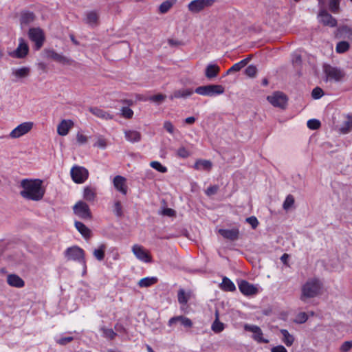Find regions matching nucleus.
Listing matches in <instances>:
<instances>
[{"label":"nucleus","instance_id":"3","mask_svg":"<svg viewBox=\"0 0 352 352\" xmlns=\"http://www.w3.org/2000/svg\"><path fill=\"white\" fill-rule=\"evenodd\" d=\"M65 256L67 260L78 261L81 263L86 270V261L84 250L78 246L74 245L66 249Z\"/></svg>","mask_w":352,"mask_h":352},{"label":"nucleus","instance_id":"57","mask_svg":"<svg viewBox=\"0 0 352 352\" xmlns=\"http://www.w3.org/2000/svg\"><path fill=\"white\" fill-rule=\"evenodd\" d=\"M73 340H74L73 337L68 336V337H64V338H61L60 339H57L56 341L60 345H65L67 343L72 342Z\"/></svg>","mask_w":352,"mask_h":352},{"label":"nucleus","instance_id":"38","mask_svg":"<svg viewBox=\"0 0 352 352\" xmlns=\"http://www.w3.org/2000/svg\"><path fill=\"white\" fill-rule=\"evenodd\" d=\"M105 248V245L104 244H102L99 246L98 248L94 250L93 254L97 260L100 261L104 259Z\"/></svg>","mask_w":352,"mask_h":352},{"label":"nucleus","instance_id":"19","mask_svg":"<svg viewBox=\"0 0 352 352\" xmlns=\"http://www.w3.org/2000/svg\"><path fill=\"white\" fill-rule=\"evenodd\" d=\"M74 125V123L72 120H62L57 126V133L60 136H65Z\"/></svg>","mask_w":352,"mask_h":352},{"label":"nucleus","instance_id":"43","mask_svg":"<svg viewBox=\"0 0 352 352\" xmlns=\"http://www.w3.org/2000/svg\"><path fill=\"white\" fill-rule=\"evenodd\" d=\"M176 155L179 158L185 159L190 156L191 153L184 146H181L177 150Z\"/></svg>","mask_w":352,"mask_h":352},{"label":"nucleus","instance_id":"16","mask_svg":"<svg viewBox=\"0 0 352 352\" xmlns=\"http://www.w3.org/2000/svg\"><path fill=\"white\" fill-rule=\"evenodd\" d=\"M318 20L319 23L326 26L334 28L337 25V20L324 9L320 10L318 14Z\"/></svg>","mask_w":352,"mask_h":352},{"label":"nucleus","instance_id":"27","mask_svg":"<svg viewBox=\"0 0 352 352\" xmlns=\"http://www.w3.org/2000/svg\"><path fill=\"white\" fill-rule=\"evenodd\" d=\"M212 164L210 160H197L193 168L197 170H207L210 171L212 168Z\"/></svg>","mask_w":352,"mask_h":352},{"label":"nucleus","instance_id":"6","mask_svg":"<svg viewBox=\"0 0 352 352\" xmlns=\"http://www.w3.org/2000/svg\"><path fill=\"white\" fill-rule=\"evenodd\" d=\"M34 126V122L31 121L24 122L14 128L8 136L12 139H18L28 134Z\"/></svg>","mask_w":352,"mask_h":352},{"label":"nucleus","instance_id":"55","mask_svg":"<svg viewBox=\"0 0 352 352\" xmlns=\"http://www.w3.org/2000/svg\"><path fill=\"white\" fill-rule=\"evenodd\" d=\"M166 96L163 94H157L152 96L149 98V100L153 102H161L165 100Z\"/></svg>","mask_w":352,"mask_h":352},{"label":"nucleus","instance_id":"37","mask_svg":"<svg viewBox=\"0 0 352 352\" xmlns=\"http://www.w3.org/2000/svg\"><path fill=\"white\" fill-rule=\"evenodd\" d=\"M280 333L283 336V342L287 346H290L293 344L294 342V338L292 335H291L287 330L286 329H280Z\"/></svg>","mask_w":352,"mask_h":352},{"label":"nucleus","instance_id":"41","mask_svg":"<svg viewBox=\"0 0 352 352\" xmlns=\"http://www.w3.org/2000/svg\"><path fill=\"white\" fill-rule=\"evenodd\" d=\"M173 6V3L169 0L162 2L159 6V11L160 13H166Z\"/></svg>","mask_w":352,"mask_h":352},{"label":"nucleus","instance_id":"34","mask_svg":"<svg viewBox=\"0 0 352 352\" xmlns=\"http://www.w3.org/2000/svg\"><path fill=\"white\" fill-rule=\"evenodd\" d=\"M75 227L77 230L82 234L85 238H89L91 234L90 230L82 222L76 221Z\"/></svg>","mask_w":352,"mask_h":352},{"label":"nucleus","instance_id":"60","mask_svg":"<svg viewBox=\"0 0 352 352\" xmlns=\"http://www.w3.org/2000/svg\"><path fill=\"white\" fill-rule=\"evenodd\" d=\"M114 212L117 216L122 214V206L119 201H116L114 204Z\"/></svg>","mask_w":352,"mask_h":352},{"label":"nucleus","instance_id":"15","mask_svg":"<svg viewBox=\"0 0 352 352\" xmlns=\"http://www.w3.org/2000/svg\"><path fill=\"white\" fill-rule=\"evenodd\" d=\"M238 286L239 291L245 296H254L259 292V287L257 285L246 280H241Z\"/></svg>","mask_w":352,"mask_h":352},{"label":"nucleus","instance_id":"63","mask_svg":"<svg viewBox=\"0 0 352 352\" xmlns=\"http://www.w3.org/2000/svg\"><path fill=\"white\" fill-rule=\"evenodd\" d=\"M218 187L216 186H212L207 188L206 192L208 195H212L217 192Z\"/></svg>","mask_w":352,"mask_h":352},{"label":"nucleus","instance_id":"1","mask_svg":"<svg viewBox=\"0 0 352 352\" xmlns=\"http://www.w3.org/2000/svg\"><path fill=\"white\" fill-rule=\"evenodd\" d=\"M21 186L23 190L20 195L26 199L38 201L44 197L45 188L41 179H23L21 182Z\"/></svg>","mask_w":352,"mask_h":352},{"label":"nucleus","instance_id":"62","mask_svg":"<svg viewBox=\"0 0 352 352\" xmlns=\"http://www.w3.org/2000/svg\"><path fill=\"white\" fill-rule=\"evenodd\" d=\"M272 352H287L286 348L283 345H278L271 349Z\"/></svg>","mask_w":352,"mask_h":352},{"label":"nucleus","instance_id":"50","mask_svg":"<svg viewBox=\"0 0 352 352\" xmlns=\"http://www.w3.org/2000/svg\"><path fill=\"white\" fill-rule=\"evenodd\" d=\"M307 319H308V316H307V314L305 312H301V313H299L296 316L294 322L296 323L302 324V323L305 322L307 320Z\"/></svg>","mask_w":352,"mask_h":352},{"label":"nucleus","instance_id":"14","mask_svg":"<svg viewBox=\"0 0 352 352\" xmlns=\"http://www.w3.org/2000/svg\"><path fill=\"white\" fill-rule=\"evenodd\" d=\"M132 252L135 257L142 262L151 263L152 261L151 256L148 252L142 245L135 244L132 247Z\"/></svg>","mask_w":352,"mask_h":352},{"label":"nucleus","instance_id":"17","mask_svg":"<svg viewBox=\"0 0 352 352\" xmlns=\"http://www.w3.org/2000/svg\"><path fill=\"white\" fill-rule=\"evenodd\" d=\"M114 188L123 195H126L128 192L126 179L121 175H116L113 179Z\"/></svg>","mask_w":352,"mask_h":352},{"label":"nucleus","instance_id":"31","mask_svg":"<svg viewBox=\"0 0 352 352\" xmlns=\"http://www.w3.org/2000/svg\"><path fill=\"white\" fill-rule=\"evenodd\" d=\"M35 16L32 12H23L21 16V23L22 25H28L34 21Z\"/></svg>","mask_w":352,"mask_h":352},{"label":"nucleus","instance_id":"54","mask_svg":"<svg viewBox=\"0 0 352 352\" xmlns=\"http://www.w3.org/2000/svg\"><path fill=\"white\" fill-rule=\"evenodd\" d=\"M76 140L79 144L82 145L87 142L88 138L81 133H77Z\"/></svg>","mask_w":352,"mask_h":352},{"label":"nucleus","instance_id":"45","mask_svg":"<svg viewBox=\"0 0 352 352\" xmlns=\"http://www.w3.org/2000/svg\"><path fill=\"white\" fill-rule=\"evenodd\" d=\"M349 48V44L346 41L339 42L336 47V50L338 53H344L346 52Z\"/></svg>","mask_w":352,"mask_h":352},{"label":"nucleus","instance_id":"64","mask_svg":"<svg viewBox=\"0 0 352 352\" xmlns=\"http://www.w3.org/2000/svg\"><path fill=\"white\" fill-rule=\"evenodd\" d=\"M292 61L294 64H297V65L300 64L302 62L301 56L298 53H295L293 55Z\"/></svg>","mask_w":352,"mask_h":352},{"label":"nucleus","instance_id":"4","mask_svg":"<svg viewBox=\"0 0 352 352\" xmlns=\"http://www.w3.org/2000/svg\"><path fill=\"white\" fill-rule=\"evenodd\" d=\"M225 88L221 85H208L200 86L195 89V92L201 96H215L223 94Z\"/></svg>","mask_w":352,"mask_h":352},{"label":"nucleus","instance_id":"12","mask_svg":"<svg viewBox=\"0 0 352 352\" xmlns=\"http://www.w3.org/2000/svg\"><path fill=\"white\" fill-rule=\"evenodd\" d=\"M74 212L78 217L87 219L91 217L89 206L82 201H78L73 207Z\"/></svg>","mask_w":352,"mask_h":352},{"label":"nucleus","instance_id":"30","mask_svg":"<svg viewBox=\"0 0 352 352\" xmlns=\"http://www.w3.org/2000/svg\"><path fill=\"white\" fill-rule=\"evenodd\" d=\"M157 280L156 276H148L140 279L138 285L140 287H148L155 285Z\"/></svg>","mask_w":352,"mask_h":352},{"label":"nucleus","instance_id":"61","mask_svg":"<svg viewBox=\"0 0 352 352\" xmlns=\"http://www.w3.org/2000/svg\"><path fill=\"white\" fill-rule=\"evenodd\" d=\"M351 129H352V119L349 120L345 122V128H342V131L344 133H346Z\"/></svg>","mask_w":352,"mask_h":352},{"label":"nucleus","instance_id":"44","mask_svg":"<svg viewBox=\"0 0 352 352\" xmlns=\"http://www.w3.org/2000/svg\"><path fill=\"white\" fill-rule=\"evenodd\" d=\"M338 32L341 35H344L348 38H352V28L344 25L338 29Z\"/></svg>","mask_w":352,"mask_h":352},{"label":"nucleus","instance_id":"48","mask_svg":"<svg viewBox=\"0 0 352 352\" xmlns=\"http://www.w3.org/2000/svg\"><path fill=\"white\" fill-rule=\"evenodd\" d=\"M107 141L102 137H98L94 144V146L99 148L100 149H105L107 147Z\"/></svg>","mask_w":352,"mask_h":352},{"label":"nucleus","instance_id":"35","mask_svg":"<svg viewBox=\"0 0 352 352\" xmlns=\"http://www.w3.org/2000/svg\"><path fill=\"white\" fill-rule=\"evenodd\" d=\"M98 19V14L96 12L91 11L86 14L85 21L89 25L94 26L97 25Z\"/></svg>","mask_w":352,"mask_h":352},{"label":"nucleus","instance_id":"51","mask_svg":"<svg viewBox=\"0 0 352 352\" xmlns=\"http://www.w3.org/2000/svg\"><path fill=\"white\" fill-rule=\"evenodd\" d=\"M121 114L125 118H131L133 115V111L129 107H122L121 109Z\"/></svg>","mask_w":352,"mask_h":352},{"label":"nucleus","instance_id":"2","mask_svg":"<svg viewBox=\"0 0 352 352\" xmlns=\"http://www.w3.org/2000/svg\"><path fill=\"white\" fill-rule=\"evenodd\" d=\"M322 283L317 278H310L302 287L301 300L314 298L321 293Z\"/></svg>","mask_w":352,"mask_h":352},{"label":"nucleus","instance_id":"23","mask_svg":"<svg viewBox=\"0 0 352 352\" xmlns=\"http://www.w3.org/2000/svg\"><path fill=\"white\" fill-rule=\"evenodd\" d=\"M30 74V68L22 67L19 68H12V75L15 78L14 81L25 78Z\"/></svg>","mask_w":352,"mask_h":352},{"label":"nucleus","instance_id":"22","mask_svg":"<svg viewBox=\"0 0 352 352\" xmlns=\"http://www.w3.org/2000/svg\"><path fill=\"white\" fill-rule=\"evenodd\" d=\"M195 91L190 88L175 90L170 96V99L186 98L190 97Z\"/></svg>","mask_w":352,"mask_h":352},{"label":"nucleus","instance_id":"47","mask_svg":"<svg viewBox=\"0 0 352 352\" xmlns=\"http://www.w3.org/2000/svg\"><path fill=\"white\" fill-rule=\"evenodd\" d=\"M307 124L309 129L316 130L320 126V122L317 119H311L307 121Z\"/></svg>","mask_w":352,"mask_h":352},{"label":"nucleus","instance_id":"59","mask_svg":"<svg viewBox=\"0 0 352 352\" xmlns=\"http://www.w3.org/2000/svg\"><path fill=\"white\" fill-rule=\"evenodd\" d=\"M104 334L106 337L110 339H113L116 335V333L112 329H104Z\"/></svg>","mask_w":352,"mask_h":352},{"label":"nucleus","instance_id":"42","mask_svg":"<svg viewBox=\"0 0 352 352\" xmlns=\"http://www.w3.org/2000/svg\"><path fill=\"white\" fill-rule=\"evenodd\" d=\"M294 204V198L292 195H288L283 204V208L285 210H288Z\"/></svg>","mask_w":352,"mask_h":352},{"label":"nucleus","instance_id":"18","mask_svg":"<svg viewBox=\"0 0 352 352\" xmlns=\"http://www.w3.org/2000/svg\"><path fill=\"white\" fill-rule=\"evenodd\" d=\"M218 232L226 239L234 241L239 239L240 231L238 228L232 229H219Z\"/></svg>","mask_w":352,"mask_h":352},{"label":"nucleus","instance_id":"49","mask_svg":"<svg viewBox=\"0 0 352 352\" xmlns=\"http://www.w3.org/2000/svg\"><path fill=\"white\" fill-rule=\"evenodd\" d=\"M256 72H257V69H256V66H254L253 65H250L245 69V74L248 76H249L250 78H252V77H254L256 76Z\"/></svg>","mask_w":352,"mask_h":352},{"label":"nucleus","instance_id":"25","mask_svg":"<svg viewBox=\"0 0 352 352\" xmlns=\"http://www.w3.org/2000/svg\"><path fill=\"white\" fill-rule=\"evenodd\" d=\"M220 71V67L213 63H209L205 70V76L206 78L211 79L217 77Z\"/></svg>","mask_w":352,"mask_h":352},{"label":"nucleus","instance_id":"36","mask_svg":"<svg viewBox=\"0 0 352 352\" xmlns=\"http://www.w3.org/2000/svg\"><path fill=\"white\" fill-rule=\"evenodd\" d=\"M225 329V324L220 322L219 320V314L218 311L216 312V318L214 321L212 322L211 326V329L214 333H220L223 331Z\"/></svg>","mask_w":352,"mask_h":352},{"label":"nucleus","instance_id":"46","mask_svg":"<svg viewBox=\"0 0 352 352\" xmlns=\"http://www.w3.org/2000/svg\"><path fill=\"white\" fill-rule=\"evenodd\" d=\"M178 302L182 305H186L188 300V297L183 289H180L178 292Z\"/></svg>","mask_w":352,"mask_h":352},{"label":"nucleus","instance_id":"21","mask_svg":"<svg viewBox=\"0 0 352 352\" xmlns=\"http://www.w3.org/2000/svg\"><path fill=\"white\" fill-rule=\"evenodd\" d=\"M8 284L13 287L22 288L25 285L24 280L17 274H11L7 276Z\"/></svg>","mask_w":352,"mask_h":352},{"label":"nucleus","instance_id":"53","mask_svg":"<svg viewBox=\"0 0 352 352\" xmlns=\"http://www.w3.org/2000/svg\"><path fill=\"white\" fill-rule=\"evenodd\" d=\"M245 221L248 223L253 229H256L258 226V221L254 216L246 218Z\"/></svg>","mask_w":352,"mask_h":352},{"label":"nucleus","instance_id":"29","mask_svg":"<svg viewBox=\"0 0 352 352\" xmlns=\"http://www.w3.org/2000/svg\"><path fill=\"white\" fill-rule=\"evenodd\" d=\"M89 111L94 116L103 120H111L113 118L109 113L98 107H91L89 108Z\"/></svg>","mask_w":352,"mask_h":352},{"label":"nucleus","instance_id":"5","mask_svg":"<svg viewBox=\"0 0 352 352\" xmlns=\"http://www.w3.org/2000/svg\"><path fill=\"white\" fill-rule=\"evenodd\" d=\"M214 0H192L187 6L188 10L192 14H198L212 7Z\"/></svg>","mask_w":352,"mask_h":352},{"label":"nucleus","instance_id":"40","mask_svg":"<svg viewBox=\"0 0 352 352\" xmlns=\"http://www.w3.org/2000/svg\"><path fill=\"white\" fill-rule=\"evenodd\" d=\"M341 0H328L329 9L333 13H338L340 10Z\"/></svg>","mask_w":352,"mask_h":352},{"label":"nucleus","instance_id":"33","mask_svg":"<svg viewBox=\"0 0 352 352\" xmlns=\"http://www.w3.org/2000/svg\"><path fill=\"white\" fill-rule=\"evenodd\" d=\"M220 287L223 290L227 292H234L236 290V287L234 283L226 276L223 278Z\"/></svg>","mask_w":352,"mask_h":352},{"label":"nucleus","instance_id":"39","mask_svg":"<svg viewBox=\"0 0 352 352\" xmlns=\"http://www.w3.org/2000/svg\"><path fill=\"white\" fill-rule=\"evenodd\" d=\"M150 166L162 173H165L168 170L167 168L158 161L151 162Z\"/></svg>","mask_w":352,"mask_h":352},{"label":"nucleus","instance_id":"11","mask_svg":"<svg viewBox=\"0 0 352 352\" xmlns=\"http://www.w3.org/2000/svg\"><path fill=\"white\" fill-rule=\"evenodd\" d=\"M267 100L274 107L282 109L285 107L287 102V96L283 93L279 91L274 92L271 96H268Z\"/></svg>","mask_w":352,"mask_h":352},{"label":"nucleus","instance_id":"20","mask_svg":"<svg viewBox=\"0 0 352 352\" xmlns=\"http://www.w3.org/2000/svg\"><path fill=\"white\" fill-rule=\"evenodd\" d=\"M177 322H179L181 325L186 328H191L192 327V320L190 318L183 316L170 318L168 320V324L169 327H171Z\"/></svg>","mask_w":352,"mask_h":352},{"label":"nucleus","instance_id":"13","mask_svg":"<svg viewBox=\"0 0 352 352\" xmlns=\"http://www.w3.org/2000/svg\"><path fill=\"white\" fill-rule=\"evenodd\" d=\"M29 52V47L25 40L22 38L19 39V45L16 50L9 53L12 58H23L25 57Z\"/></svg>","mask_w":352,"mask_h":352},{"label":"nucleus","instance_id":"7","mask_svg":"<svg viewBox=\"0 0 352 352\" xmlns=\"http://www.w3.org/2000/svg\"><path fill=\"white\" fill-rule=\"evenodd\" d=\"M324 72L327 81L340 82L345 76V74L342 70L331 65H325L324 67Z\"/></svg>","mask_w":352,"mask_h":352},{"label":"nucleus","instance_id":"24","mask_svg":"<svg viewBox=\"0 0 352 352\" xmlns=\"http://www.w3.org/2000/svg\"><path fill=\"white\" fill-rule=\"evenodd\" d=\"M46 57L48 58H52L60 63L67 64L69 63V60L63 56V55L58 54L54 50H45Z\"/></svg>","mask_w":352,"mask_h":352},{"label":"nucleus","instance_id":"8","mask_svg":"<svg viewBox=\"0 0 352 352\" xmlns=\"http://www.w3.org/2000/svg\"><path fill=\"white\" fill-rule=\"evenodd\" d=\"M28 36L30 39L34 43L35 50H39L43 45L45 34L40 28H32L29 30Z\"/></svg>","mask_w":352,"mask_h":352},{"label":"nucleus","instance_id":"9","mask_svg":"<svg viewBox=\"0 0 352 352\" xmlns=\"http://www.w3.org/2000/svg\"><path fill=\"white\" fill-rule=\"evenodd\" d=\"M244 329L246 331H249L252 333V338L256 342L265 344L269 342V340L264 337L263 331L258 326L254 324H245L244 325Z\"/></svg>","mask_w":352,"mask_h":352},{"label":"nucleus","instance_id":"58","mask_svg":"<svg viewBox=\"0 0 352 352\" xmlns=\"http://www.w3.org/2000/svg\"><path fill=\"white\" fill-rule=\"evenodd\" d=\"M164 128L170 133L173 134L174 133V126L170 121H165L164 122Z\"/></svg>","mask_w":352,"mask_h":352},{"label":"nucleus","instance_id":"28","mask_svg":"<svg viewBox=\"0 0 352 352\" xmlns=\"http://www.w3.org/2000/svg\"><path fill=\"white\" fill-rule=\"evenodd\" d=\"M124 136L126 140L131 143L140 141L142 137L140 133L135 130H126Z\"/></svg>","mask_w":352,"mask_h":352},{"label":"nucleus","instance_id":"10","mask_svg":"<svg viewBox=\"0 0 352 352\" xmlns=\"http://www.w3.org/2000/svg\"><path fill=\"white\" fill-rule=\"evenodd\" d=\"M71 176L75 183L82 184L88 178L89 172L84 167L75 166L71 169Z\"/></svg>","mask_w":352,"mask_h":352},{"label":"nucleus","instance_id":"32","mask_svg":"<svg viewBox=\"0 0 352 352\" xmlns=\"http://www.w3.org/2000/svg\"><path fill=\"white\" fill-rule=\"evenodd\" d=\"M250 58H247L241 60V61L234 64L227 72L226 75L230 74L232 72H239L249 62Z\"/></svg>","mask_w":352,"mask_h":352},{"label":"nucleus","instance_id":"26","mask_svg":"<svg viewBox=\"0 0 352 352\" xmlns=\"http://www.w3.org/2000/svg\"><path fill=\"white\" fill-rule=\"evenodd\" d=\"M82 197L87 201H94L96 197V189L91 186H85L83 188Z\"/></svg>","mask_w":352,"mask_h":352},{"label":"nucleus","instance_id":"52","mask_svg":"<svg viewBox=\"0 0 352 352\" xmlns=\"http://www.w3.org/2000/svg\"><path fill=\"white\" fill-rule=\"evenodd\" d=\"M324 95L323 90L320 87H316L313 89L311 96L314 99H319Z\"/></svg>","mask_w":352,"mask_h":352},{"label":"nucleus","instance_id":"56","mask_svg":"<svg viewBox=\"0 0 352 352\" xmlns=\"http://www.w3.org/2000/svg\"><path fill=\"white\" fill-rule=\"evenodd\" d=\"M352 348V340L346 341L342 343L340 346V351L342 352H347Z\"/></svg>","mask_w":352,"mask_h":352}]
</instances>
